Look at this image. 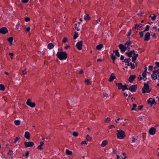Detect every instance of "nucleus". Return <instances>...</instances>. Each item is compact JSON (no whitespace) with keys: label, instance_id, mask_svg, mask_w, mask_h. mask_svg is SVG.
<instances>
[{"label":"nucleus","instance_id":"1","mask_svg":"<svg viewBox=\"0 0 159 159\" xmlns=\"http://www.w3.org/2000/svg\"><path fill=\"white\" fill-rule=\"evenodd\" d=\"M56 56L57 57L61 60H66L67 57V55L65 52H58Z\"/></svg>","mask_w":159,"mask_h":159},{"label":"nucleus","instance_id":"2","mask_svg":"<svg viewBox=\"0 0 159 159\" xmlns=\"http://www.w3.org/2000/svg\"><path fill=\"white\" fill-rule=\"evenodd\" d=\"M116 84L119 89H122L123 91L128 89V85L126 84L125 85H123L121 83H116Z\"/></svg>","mask_w":159,"mask_h":159},{"label":"nucleus","instance_id":"3","mask_svg":"<svg viewBox=\"0 0 159 159\" xmlns=\"http://www.w3.org/2000/svg\"><path fill=\"white\" fill-rule=\"evenodd\" d=\"M117 138L119 139H123L125 137V132L121 129L117 130Z\"/></svg>","mask_w":159,"mask_h":159},{"label":"nucleus","instance_id":"4","mask_svg":"<svg viewBox=\"0 0 159 159\" xmlns=\"http://www.w3.org/2000/svg\"><path fill=\"white\" fill-rule=\"evenodd\" d=\"M142 93H149L150 92L151 89H149V85L148 84L144 83L143 87L142 88Z\"/></svg>","mask_w":159,"mask_h":159},{"label":"nucleus","instance_id":"5","mask_svg":"<svg viewBox=\"0 0 159 159\" xmlns=\"http://www.w3.org/2000/svg\"><path fill=\"white\" fill-rule=\"evenodd\" d=\"M119 47L121 53H124L127 49L128 47L125 46L122 44H120L119 45Z\"/></svg>","mask_w":159,"mask_h":159},{"label":"nucleus","instance_id":"6","mask_svg":"<svg viewBox=\"0 0 159 159\" xmlns=\"http://www.w3.org/2000/svg\"><path fill=\"white\" fill-rule=\"evenodd\" d=\"M137 87V85H133L131 86L128 90H129L132 93L135 92L136 91Z\"/></svg>","mask_w":159,"mask_h":159},{"label":"nucleus","instance_id":"7","mask_svg":"<svg viewBox=\"0 0 159 159\" xmlns=\"http://www.w3.org/2000/svg\"><path fill=\"white\" fill-rule=\"evenodd\" d=\"M25 146L26 148L33 147L34 145V143L31 141L25 142H24Z\"/></svg>","mask_w":159,"mask_h":159},{"label":"nucleus","instance_id":"8","mask_svg":"<svg viewBox=\"0 0 159 159\" xmlns=\"http://www.w3.org/2000/svg\"><path fill=\"white\" fill-rule=\"evenodd\" d=\"M26 104L29 107L32 108L34 107L35 106V103L31 102V100L30 99L27 100L26 102Z\"/></svg>","mask_w":159,"mask_h":159},{"label":"nucleus","instance_id":"9","mask_svg":"<svg viewBox=\"0 0 159 159\" xmlns=\"http://www.w3.org/2000/svg\"><path fill=\"white\" fill-rule=\"evenodd\" d=\"M83 45V41H80L78 42L76 44V46L77 48L79 50H81L82 49V46Z\"/></svg>","mask_w":159,"mask_h":159},{"label":"nucleus","instance_id":"10","mask_svg":"<svg viewBox=\"0 0 159 159\" xmlns=\"http://www.w3.org/2000/svg\"><path fill=\"white\" fill-rule=\"evenodd\" d=\"M147 103L148 104L152 106L153 104H156L155 100L151 98H149L147 101Z\"/></svg>","mask_w":159,"mask_h":159},{"label":"nucleus","instance_id":"11","mask_svg":"<svg viewBox=\"0 0 159 159\" xmlns=\"http://www.w3.org/2000/svg\"><path fill=\"white\" fill-rule=\"evenodd\" d=\"M8 32V30L6 27H3L0 29V33L2 34H6Z\"/></svg>","mask_w":159,"mask_h":159},{"label":"nucleus","instance_id":"12","mask_svg":"<svg viewBox=\"0 0 159 159\" xmlns=\"http://www.w3.org/2000/svg\"><path fill=\"white\" fill-rule=\"evenodd\" d=\"M135 52L134 50L130 51L129 52H126L125 55H127L129 57H132V55H135Z\"/></svg>","mask_w":159,"mask_h":159},{"label":"nucleus","instance_id":"13","mask_svg":"<svg viewBox=\"0 0 159 159\" xmlns=\"http://www.w3.org/2000/svg\"><path fill=\"white\" fill-rule=\"evenodd\" d=\"M156 131V129L154 127H151L149 129V133L150 134L153 135L155 134Z\"/></svg>","mask_w":159,"mask_h":159},{"label":"nucleus","instance_id":"14","mask_svg":"<svg viewBox=\"0 0 159 159\" xmlns=\"http://www.w3.org/2000/svg\"><path fill=\"white\" fill-rule=\"evenodd\" d=\"M150 34L149 32H147L144 35V40L148 41L150 39Z\"/></svg>","mask_w":159,"mask_h":159},{"label":"nucleus","instance_id":"15","mask_svg":"<svg viewBox=\"0 0 159 159\" xmlns=\"http://www.w3.org/2000/svg\"><path fill=\"white\" fill-rule=\"evenodd\" d=\"M136 76L135 75H131L129 78V80L130 83H132L134 80Z\"/></svg>","mask_w":159,"mask_h":159},{"label":"nucleus","instance_id":"16","mask_svg":"<svg viewBox=\"0 0 159 159\" xmlns=\"http://www.w3.org/2000/svg\"><path fill=\"white\" fill-rule=\"evenodd\" d=\"M25 138L27 139L28 140H29L30 139V134L29 132L28 131H26L25 132Z\"/></svg>","mask_w":159,"mask_h":159},{"label":"nucleus","instance_id":"17","mask_svg":"<svg viewBox=\"0 0 159 159\" xmlns=\"http://www.w3.org/2000/svg\"><path fill=\"white\" fill-rule=\"evenodd\" d=\"M134 28L135 29L139 30H142L143 29V28L142 27V26H140V25L137 24L135 25Z\"/></svg>","mask_w":159,"mask_h":159},{"label":"nucleus","instance_id":"18","mask_svg":"<svg viewBox=\"0 0 159 159\" xmlns=\"http://www.w3.org/2000/svg\"><path fill=\"white\" fill-rule=\"evenodd\" d=\"M76 98L75 97H73L70 100L71 102L70 103L71 105H74L76 103L77 101L76 100Z\"/></svg>","mask_w":159,"mask_h":159},{"label":"nucleus","instance_id":"19","mask_svg":"<svg viewBox=\"0 0 159 159\" xmlns=\"http://www.w3.org/2000/svg\"><path fill=\"white\" fill-rule=\"evenodd\" d=\"M134 55V56L132 57V61L133 62L135 63V61L137 59V58L138 56V54H135V55Z\"/></svg>","mask_w":159,"mask_h":159},{"label":"nucleus","instance_id":"20","mask_svg":"<svg viewBox=\"0 0 159 159\" xmlns=\"http://www.w3.org/2000/svg\"><path fill=\"white\" fill-rule=\"evenodd\" d=\"M112 75H113V74L112 73L111 74L108 79V81L110 82L112 81L115 79H116V76H112Z\"/></svg>","mask_w":159,"mask_h":159},{"label":"nucleus","instance_id":"21","mask_svg":"<svg viewBox=\"0 0 159 159\" xmlns=\"http://www.w3.org/2000/svg\"><path fill=\"white\" fill-rule=\"evenodd\" d=\"M54 47V45L52 43H49L48 45V48L49 49H52Z\"/></svg>","mask_w":159,"mask_h":159},{"label":"nucleus","instance_id":"22","mask_svg":"<svg viewBox=\"0 0 159 159\" xmlns=\"http://www.w3.org/2000/svg\"><path fill=\"white\" fill-rule=\"evenodd\" d=\"M107 141L104 140L103 141H102L101 144H100V145L102 147H104L107 145Z\"/></svg>","mask_w":159,"mask_h":159},{"label":"nucleus","instance_id":"23","mask_svg":"<svg viewBox=\"0 0 159 159\" xmlns=\"http://www.w3.org/2000/svg\"><path fill=\"white\" fill-rule=\"evenodd\" d=\"M43 144L44 143L43 142H40V145L38 146L37 148L39 150H42L43 149V148H42V146H43Z\"/></svg>","mask_w":159,"mask_h":159},{"label":"nucleus","instance_id":"24","mask_svg":"<svg viewBox=\"0 0 159 159\" xmlns=\"http://www.w3.org/2000/svg\"><path fill=\"white\" fill-rule=\"evenodd\" d=\"M66 153L67 155H70L72 154V152L69 150L68 149H66Z\"/></svg>","mask_w":159,"mask_h":159},{"label":"nucleus","instance_id":"25","mask_svg":"<svg viewBox=\"0 0 159 159\" xmlns=\"http://www.w3.org/2000/svg\"><path fill=\"white\" fill-rule=\"evenodd\" d=\"M113 52L116 55L117 57H119L120 56V54L118 51V50H114Z\"/></svg>","mask_w":159,"mask_h":159},{"label":"nucleus","instance_id":"26","mask_svg":"<svg viewBox=\"0 0 159 159\" xmlns=\"http://www.w3.org/2000/svg\"><path fill=\"white\" fill-rule=\"evenodd\" d=\"M103 45L102 44H100L98 45L96 47V49L98 50H100L103 47Z\"/></svg>","mask_w":159,"mask_h":159},{"label":"nucleus","instance_id":"27","mask_svg":"<svg viewBox=\"0 0 159 159\" xmlns=\"http://www.w3.org/2000/svg\"><path fill=\"white\" fill-rule=\"evenodd\" d=\"M151 77L152 80H155L157 79V75H156L155 74H154V75L153 74V73L151 75Z\"/></svg>","mask_w":159,"mask_h":159},{"label":"nucleus","instance_id":"28","mask_svg":"<svg viewBox=\"0 0 159 159\" xmlns=\"http://www.w3.org/2000/svg\"><path fill=\"white\" fill-rule=\"evenodd\" d=\"M86 139L88 141L90 142L92 140V138L90 137L89 135L88 134L86 137Z\"/></svg>","mask_w":159,"mask_h":159},{"label":"nucleus","instance_id":"29","mask_svg":"<svg viewBox=\"0 0 159 159\" xmlns=\"http://www.w3.org/2000/svg\"><path fill=\"white\" fill-rule=\"evenodd\" d=\"M13 40V38L12 37H10L8 39V41L10 43L11 45H12V41Z\"/></svg>","mask_w":159,"mask_h":159},{"label":"nucleus","instance_id":"30","mask_svg":"<svg viewBox=\"0 0 159 159\" xmlns=\"http://www.w3.org/2000/svg\"><path fill=\"white\" fill-rule=\"evenodd\" d=\"M20 137H17L13 141V143L14 144L16 143L17 142H19V140H20Z\"/></svg>","mask_w":159,"mask_h":159},{"label":"nucleus","instance_id":"31","mask_svg":"<svg viewBox=\"0 0 159 159\" xmlns=\"http://www.w3.org/2000/svg\"><path fill=\"white\" fill-rule=\"evenodd\" d=\"M84 19L85 20H90V17L89 16V15L88 14H87L84 16Z\"/></svg>","mask_w":159,"mask_h":159},{"label":"nucleus","instance_id":"32","mask_svg":"<svg viewBox=\"0 0 159 159\" xmlns=\"http://www.w3.org/2000/svg\"><path fill=\"white\" fill-rule=\"evenodd\" d=\"M132 43V42L131 41H127L126 42V43H125V46L126 45H127V46H128V47H129L131 45V44Z\"/></svg>","mask_w":159,"mask_h":159},{"label":"nucleus","instance_id":"33","mask_svg":"<svg viewBox=\"0 0 159 159\" xmlns=\"http://www.w3.org/2000/svg\"><path fill=\"white\" fill-rule=\"evenodd\" d=\"M78 36L79 35L78 33L77 32H75L73 37L74 39H76Z\"/></svg>","mask_w":159,"mask_h":159},{"label":"nucleus","instance_id":"34","mask_svg":"<svg viewBox=\"0 0 159 159\" xmlns=\"http://www.w3.org/2000/svg\"><path fill=\"white\" fill-rule=\"evenodd\" d=\"M110 56L113 61H114L116 59L115 56L114 55L113 53H111V54Z\"/></svg>","mask_w":159,"mask_h":159},{"label":"nucleus","instance_id":"35","mask_svg":"<svg viewBox=\"0 0 159 159\" xmlns=\"http://www.w3.org/2000/svg\"><path fill=\"white\" fill-rule=\"evenodd\" d=\"M14 123L16 125H18L20 124V121L19 120H15L14 121Z\"/></svg>","mask_w":159,"mask_h":159},{"label":"nucleus","instance_id":"36","mask_svg":"<svg viewBox=\"0 0 159 159\" xmlns=\"http://www.w3.org/2000/svg\"><path fill=\"white\" fill-rule=\"evenodd\" d=\"M85 83V84L89 85L91 84V82L90 80H89V79H87L85 80L84 82Z\"/></svg>","mask_w":159,"mask_h":159},{"label":"nucleus","instance_id":"37","mask_svg":"<svg viewBox=\"0 0 159 159\" xmlns=\"http://www.w3.org/2000/svg\"><path fill=\"white\" fill-rule=\"evenodd\" d=\"M133 107L132 108L131 110H134L136 111H137V109L135 108L137 107V105L135 104H133Z\"/></svg>","mask_w":159,"mask_h":159},{"label":"nucleus","instance_id":"38","mask_svg":"<svg viewBox=\"0 0 159 159\" xmlns=\"http://www.w3.org/2000/svg\"><path fill=\"white\" fill-rule=\"evenodd\" d=\"M5 89L4 86L2 84H0V90L4 91Z\"/></svg>","mask_w":159,"mask_h":159},{"label":"nucleus","instance_id":"39","mask_svg":"<svg viewBox=\"0 0 159 159\" xmlns=\"http://www.w3.org/2000/svg\"><path fill=\"white\" fill-rule=\"evenodd\" d=\"M149 28L150 26L149 25H147L144 31L146 32L149 30Z\"/></svg>","mask_w":159,"mask_h":159},{"label":"nucleus","instance_id":"40","mask_svg":"<svg viewBox=\"0 0 159 159\" xmlns=\"http://www.w3.org/2000/svg\"><path fill=\"white\" fill-rule=\"evenodd\" d=\"M152 72L153 73V75L156 73L159 74V69H158L157 70H154L152 71Z\"/></svg>","mask_w":159,"mask_h":159},{"label":"nucleus","instance_id":"41","mask_svg":"<svg viewBox=\"0 0 159 159\" xmlns=\"http://www.w3.org/2000/svg\"><path fill=\"white\" fill-rule=\"evenodd\" d=\"M131 34V30H130L129 32H128V35H127V38H129V37L130 35Z\"/></svg>","mask_w":159,"mask_h":159},{"label":"nucleus","instance_id":"42","mask_svg":"<svg viewBox=\"0 0 159 159\" xmlns=\"http://www.w3.org/2000/svg\"><path fill=\"white\" fill-rule=\"evenodd\" d=\"M72 135L75 137H76L78 136V133L74 131L73 132Z\"/></svg>","mask_w":159,"mask_h":159},{"label":"nucleus","instance_id":"43","mask_svg":"<svg viewBox=\"0 0 159 159\" xmlns=\"http://www.w3.org/2000/svg\"><path fill=\"white\" fill-rule=\"evenodd\" d=\"M130 66H131V69L133 70L135 68V66L134 64H133L132 62L130 63Z\"/></svg>","mask_w":159,"mask_h":159},{"label":"nucleus","instance_id":"44","mask_svg":"<svg viewBox=\"0 0 159 159\" xmlns=\"http://www.w3.org/2000/svg\"><path fill=\"white\" fill-rule=\"evenodd\" d=\"M149 17H151V19L152 20H154L155 19H156V15H155L154 14V16H149Z\"/></svg>","mask_w":159,"mask_h":159},{"label":"nucleus","instance_id":"45","mask_svg":"<svg viewBox=\"0 0 159 159\" xmlns=\"http://www.w3.org/2000/svg\"><path fill=\"white\" fill-rule=\"evenodd\" d=\"M145 32L144 31H143L140 32L139 34L141 38H142L143 36V33Z\"/></svg>","mask_w":159,"mask_h":159},{"label":"nucleus","instance_id":"46","mask_svg":"<svg viewBox=\"0 0 159 159\" xmlns=\"http://www.w3.org/2000/svg\"><path fill=\"white\" fill-rule=\"evenodd\" d=\"M30 20V18L29 17H26L25 18V20L26 22L29 21Z\"/></svg>","mask_w":159,"mask_h":159},{"label":"nucleus","instance_id":"47","mask_svg":"<svg viewBox=\"0 0 159 159\" xmlns=\"http://www.w3.org/2000/svg\"><path fill=\"white\" fill-rule=\"evenodd\" d=\"M142 75L143 77V78H146V79H147L146 74V73L143 72L142 74Z\"/></svg>","mask_w":159,"mask_h":159},{"label":"nucleus","instance_id":"48","mask_svg":"<svg viewBox=\"0 0 159 159\" xmlns=\"http://www.w3.org/2000/svg\"><path fill=\"white\" fill-rule=\"evenodd\" d=\"M110 119L109 117H107L105 120V122H109L110 121Z\"/></svg>","mask_w":159,"mask_h":159},{"label":"nucleus","instance_id":"49","mask_svg":"<svg viewBox=\"0 0 159 159\" xmlns=\"http://www.w3.org/2000/svg\"><path fill=\"white\" fill-rule=\"evenodd\" d=\"M13 152L12 151L10 150L9 151L8 154L10 156H12L13 154Z\"/></svg>","mask_w":159,"mask_h":159},{"label":"nucleus","instance_id":"50","mask_svg":"<svg viewBox=\"0 0 159 159\" xmlns=\"http://www.w3.org/2000/svg\"><path fill=\"white\" fill-rule=\"evenodd\" d=\"M29 154V151H26V153L25 154V156L26 158H27L28 157Z\"/></svg>","mask_w":159,"mask_h":159},{"label":"nucleus","instance_id":"51","mask_svg":"<svg viewBox=\"0 0 159 159\" xmlns=\"http://www.w3.org/2000/svg\"><path fill=\"white\" fill-rule=\"evenodd\" d=\"M143 108V106H139L138 107V109L139 110H141Z\"/></svg>","mask_w":159,"mask_h":159},{"label":"nucleus","instance_id":"52","mask_svg":"<svg viewBox=\"0 0 159 159\" xmlns=\"http://www.w3.org/2000/svg\"><path fill=\"white\" fill-rule=\"evenodd\" d=\"M144 118V116L139 117V120L142 121L143 120Z\"/></svg>","mask_w":159,"mask_h":159},{"label":"nucleus","instance_id":"53","mask_svg":"<svg viewBox=\"0 0 159 159\" xmlns=\"http://www.w3.org/2000/svg\"><path fill=\"white\" fill-rule=\"evenodd\" d=\"M62 41L63 43H66L67 41V39L66 38H64Z\"/></svg>","mask_w":159,"mask_h":159},{"label":"nucleus","instance_id":"54","mask_svg":"<svg viewBox=\"0 0 159 159\" xmlns=\"http://www.w3.org/2000/svg\"><path fill=\"white\" fill-rule=\"evenodd\" d=\"M28 1L29 0H21V2L24 3H27Z\"/></svg>","mask_w":159,"mask_h":159},{"label":"nucleus","instance_id":"55","mask_svg":"<svg viewBox=\"0 0 159 159\" xmlns=\"http://www.w3.org/2000/svg\"><path fill=\"white\" fill-rule=\"evenodd\" d=\"M153 68V66H150L148 67V69L149 70L152 71Z\"/></svg>","mask_w":159,"mask_h":159},{"label":"nucleus","instance_id":"56","mask_svg":"<svg viewBox=\"0 0 159 159\" xmlns=\"http://www.w3.org/2000/svg\"><path fill=\"white\" fill-rule=\"evenodd\" d=\"M103 96L104 97H108L109 96V95L108 93H104Z\"/></svg>","mask_w":159,"mask_h":159},{"label":"nucleus","instance_id":"57","mask_svg":"<svg viewBox=\"0 0 159 159\" xmlns=\"http://www.w3.org/2000/svg\"><path fill=\"white\" fill-rule=\"evenodd\" d=\"M156 66L157 67H159V62H156L155 63Z\"/></svg>","mask_w":159,"mask_h":159},{"label":"nucleus","instance_id":"58","mask_svg":"<svg viewBox=\"0 0 159 159\" xmlns=\"http://www.w3.org/2000/svg\"><path fill=\"white\" fill-rule=\"evenodd\" d=\"M30 27H28L26 29V31L27 32H29L30 31Z\"/></svg>","mask_w":159,"mask_h":159},{"label":"nucleus","instance_id":"59","mask_svg":"<svg viewBox=\"0 0 159 159\" xmlns=\"http://www.w3.org/2000/svg\"><path fill=\"white\" fill-rule=\"evenodd\" d=\"M115 126L113 125H110L109 126V129H111L113 128H115Z\"/></svg>","mask_w":159,"mask_h":159},{"label":"nucleus","instance_id":"60","mask_svg":"<svg viewBox=\"0 0 159 159\" xmlns=\"http://www.w3.org/2000/svg\"><path fill=\"white\" fill-rule=\"evenodd\" d=\"M81 144L82 145L86 144V141H82L81 143Z\"/></svg>","mask_w":159,"mask_h":159},{"label":"nucleus","instance_id":"61","mask_svg":"<svg viewBox=\"0 0 159 159\" xmlns=\"http://www.w3.org/2000/svg\"><path fill=\"white\" fill-rule=\"evenodd\" d=\"M70 46L69 45H66V46L65 47V49H67L68 48H70Z\"/></svg>","mask_w":159,"mask_h":159},{"label":"nucleus","instance_id":"62","mask_svg":"<svg viewBox=\"0 0 159 159\" xmlns=\"http://www.w3.org/2000/svg\"><path fill=\"white\" fill-rule=\"evenodd\" d=\"M132 142L134 143L135 142L136 139L134 137H133L132 138Z\"/></svg>","mask_w":159,"mask_h":159},{"label":"nucleus","instance_id":"63","mask_svg":"<svg viewBox=\"0 0 159 159\" xmlns=\"http://www.w3.org/2000/svg\"><path fill=\"white\" fill-rule=\"evenodd\" d=\"M124 56L123 55H121V56L120 58V59L121 60H123L124 59Z\"/></svg>","mask_w":159,"mask_h":159},{"label":"nucleus","instance_id":"64","mask_svg":"<svg viewBox=\"0 0 159 159\" xmlns=\"http://www.w3.org/2000/svg\"><path fill=\"white\" fill-rule=\"evenodd\" d=\"M83 71L82 70H80L79 72V74H82L83 73Z\"/></svg>","mask_w":159,"mask_h":159}]
</instances>
